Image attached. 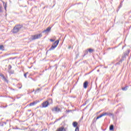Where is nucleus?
Masks as SVG:
<instances>
[{
	"label": "nucleus",
	"mask_w": 131,
	"mask_h": 131,
	"mask_svg": "<svg viewBox=\"0 0 131 131\" xmlns=\"http://www.w3.org/2000/svg\"><path fill=\"white\" fill-rule=\"evenodd\" d=\"M64 130V127H60L57 129L56 131H63Z\"/></svg>",
	"instance_id": "9b49d317"
},
{
	"label": "nucleus",
	"mask_w": 131,
	"mask_h": 131,
	"mask_svg": "<svg viewBox=\"0 0 131 131\" xmlns=\"http://www.w3.org/2000/svg\"><path fill=\"white\" fill-rule=\"evenodd\" d=\"M124 47H125V46H123V47H122V50H123V48H124Z\"/></svg>",
	"instance_id": "bb28decb"
},
{
	"label": "nucleus",
	"mask_w": 131,
	"mask_h": 131,
	"mask_svg": "<svg viewBox=\"0 0 131 131\" xmlns=\"http://www.w3.org/2000/svg\"><path fill=\"white\" fill-rule=\"evenodd\" d=\"M125 58H126V55H125V54H124L122 56V59H121V62H122V61H123L124 60V59H125Z\"/></svg>",
	"instance_id": "2eb2a0df"
},
{
	"label": "nucleus",
	"mask_w": 131,
	"mask_h": 131,
	"mask_svg": "<svg viewBox=\"0 0 131 131\" xmlns=\"http://www.w3.org/2000/svg\"><path fill=\"white\" fill-rule=\"evenodd\" d=\"M2 77H3V79H4V80H5V81H8V80L7 79L6 77H5V76L3 75Z\"/></svg>",
	"instance_id": "6ab92c4d"
},
{
	"label": "nucleus",
	"mask_w": 131,
	"mask_h": 131,
	"mask_svg": "<svg viewBox=\"0 0 131 131\" xmlns=\"http://www.w3.org/2000/svg\"><path fill=\"white\" fill-rule=\"evenodd\" d=\"M37 104V101H34L32 103H30L29 106H34V105H36Z\"/></svg>",
	"instance_id": "9d476101"
},
{
	"label": "nucleus",
	"mask_w": 131,
	"mask_h": 131,
	"mask_svg": "<svg viewBox=\"0 0 131 131\" xmlns=\"http://www.w3.org/2000/svg\"><path fill=\"white\" fill-rule=\"evenodd\" d=\"M130 27H131V26H130L129 28H130Z\"/></svg>",
	"instance_id": "c85d7f7f"
},
{
	"label": "nucleus",
	"mask_w": 131,
	"mask_h": 131,
	"mask_svg": "<svg viewBox=\"0 0 131 131\" xmlns=\"http://www.w3.org/2000/svg\"><path fill=\"white\" fill-rule=\"evenodd\" d=\"M127 89H128V86H125V87H123L122 90V91H127Z\"/></svg>",
	"instance_id": "f8f14e48"
},
{
	"label": "nucleus",
	"mask_w": 131,
	"mask_h": 131,
	"mask_svg": "<svg viewBox=\"0 0 131 131\" xmlns=\"http://www.w3.org/2000/svg\"><path fill=\"white\" fill-rule=\"evenodd\" d=\"M4 45H1L0 46V51L2 50H4Z\"/></svg>",
	"instance_id": "412c9836"
},
{
	"label": "nucleus",
	"mask_w": 131,
	"mask_h": 131,
	"mask_svg": "<svg viewBox=\"0 0 131 131\" xmlns=\"http://www.w3.org/2000/svg\"><path fill=\"white\" fill-rule=\"evenodd\" d=\"M49 105H50V103H49V101L47 100L43 102L42 103V107L43 108H47V107H48Z\"/></svg>",
	"instance_id": "39448f33"
},
{
	"label": "nucleus",
	"mask_w": 131,
	"mask_h": 131,
	"mask_svg": "<svg viewBox=\"0 0 131 131\" xmlns=\"http://www.w3.org/2000/svg\"><path fill=\"white\" fill-rule=\"evenodd\" d=\"M3 12V10L2 9V7H0V12Z\"/></svg>",
	"instance_id": "5701e85b"
},
{
	"label": "nucleus",
	"mask_w": 131,
	"mask_h": 131,
	"mask_svg": "<svg viewBox=\"0 0 131 131\" xmlns=\"http://www.w3.org/2000/svg\"><path fill=\"white\" fill-rule=\"evenodd\" d=\"M107 115H109V114L108 113H103L100 116H98L96 118V119H99V118H101V117H103V116H107Z\"/></svg>",
	"instance_id": "423d86ee"
},
{
	"label": "nucleus",
	"mask_w": 131,
	"mask_h": 131,
	"mask_svg": "<svg viewBox=\"0 0 131 131\" xmlns=\"http://www.w3.org/2000/svg\"><path fill=\"white\" fill-rule=\"evenodd\" d=\"M24 76H25V77L26 78V77H27V74H24Z\"/></svg>",
	"instance_id": "393cba45"
},
{
	"label": "nucleus",
	"mask_w": 131,
	"mask_h": 131,
	"mask_svg": "<svg viewBox=\"0 0 131 131\" xmlns=\"http://www.w3.org/2000/svg\"><path fill=\"white\" fill-rule=\"evenodd\" d=\"M23 27V26L21 25H16L14 26L13 30H12V32L13 33H18L21 29Z\"/></svg>",
	"instance_id": "f257e3e1"
},
{
	"label": "nucleus",
	"mask_w": 131,
	"mask_h": 131,
	"mask_svg": "<svg viewBox=\"0 0 131 131\" xmlns=\"http://www.w3.org/2000/svg\"><path fill=\"white\" fill-rule=\"evenodd\" d=\"M52 112H61V108H59L58 106H54L52 108Z\"/></svg>",
	"instance_id": "20e7f679"
},
{
	"label": "nucleus",
	"mask_w": 131,
	"mask_h": 131,
	"mask_svg": "<svg viewBox=\"0 0 131 131\" xmlns=\"http://www.w3.org/2000/svg\"><path fill=\"white\" fill-rule=\"evenodd\" d=\"M75 131H79V127H76Z\"/></svg>",
	"instance_id": "4be33fe9"
},
{
	"label": "nucleus",
	"mask_w": 131,
	"mask_h": 131,
	"mask_svg": "<svg viewBox=\"0 0 131 131\" xmlns=\"http://www.w3.org/2000/svg\"><path fill=\"white\" fill-rule=\"evenodd\" d=\"M51 101H52L51 104H53V100H51Z\"/></svg>",
	"instance_id": "cd10ccee"
},
{
	"label": "nucleus",
	"mask_w": 131,
	"mask_h": 131,
	"mask_svg": "<svg viewBox=\"0 0 131 131\" xmlns=\"http://www.w3.org/2000/svg\"><path fill=\"white\" fill-rule=\"evenodd\" d=\"M3 5H4V9H5L6 11H7V4L5 3V2H3Z\"/></svg>",
	"instance_id": "f3484780"
},
{
	"label": "nucleus",
	"mask_w": 131,
	"mask_h": 131,
	"mask_svg": "<svg viewBox=\"0 0 131 131\" xmlns=\"http://www.w3.org/2000/svg\"><path fill=\"white\" fill-rule=\"evenodd\" d=\"M77 125H78V123H77V122H73V126H74V127H78V126H77Z\"/></svg>",
	"instance_id": "6e6552de"
},
{
	"label": "nucleus",
	"mask_w": 131,
	"mask_h": 131,
	"mask_svg": "<svg viewBox=\"0 0 131 131\" xmlns=\"http://www.w3.org/2000/svg\"><path fill=\"white\" fill-rule=\"evenodd\" d=\"M110 130H114V125H111L110 126Z\"/></svg>",
	"instance_id": "ddd939ff"
},
{
	"label": "nucleus",
	"mask_w": 131,
	"mask_h": 131,
	"mask_svg": "<svg viewBox=\"0 0 131 131\" xmlns=\"http://www.w3.org/2000/svg\"><path fill=\"white\" fill-rule=\"evenodd\" d=\"M59 40H56V41H55L53 45L51 46V47L50 48V49H49L50 51H52L55 49H56V48H57V47L58 46V45H59Z\"/></svg>",
	"instance_id": "7ed1b4c3"
},
{
	"label": "nucleus",
	"mask_w": 131,
	"mask_h": 131,
	"mask_svg": "<svg viewBox=\"0 0 131 131\" xmlns=\"http://www.w3.org/2000/svg\"><path fill=\"white\" fill-rule=\"evenodd\" d=\"M89 53H93V52H94V49H89L88 50Z\"/></svg>",
	"instance_id": "aec40b11"
},
{
	"label": "nucleus",
	"mask_w": 131,
	"mask_h": 131,
	"mask_svg": "<svg viewBox=\"0 0 131 131\" xmlns=\"http://www.w3.org/2000/svg\"><path fill=\"white\" fill-rule=\"evenodd\" d=\"M42 36V34H37L31 36V40H35V39H38L40 38Z\"/></svg>",
	"instance_id": "f03ea898"
},
{
	"label": "nucleus",
	"mask_w": 131,
	"mask_h": 131,
	"mask_svg": "<svg viewBox=\"0 0 131 131\" xmlns=\"http://www.w3.org/2000/svg\"><path fill=\"white\" fill-rule=\"evenodd\" d=\"M88 85H89V82L88 81H86L83 83V86L84 89H86V88H88Z\"/></svg>",
	"instance_id": "0eeeda50"
},
{
	"label": "nucleus",
	"mask_w": 131,
	"mask_h": 131,
	"mask_svg": "<svg viewBox=\"0 0 131 131\" xmlns=\"http://www.w3.org/2000/svg\"><path fill=\"white\" fill-rule=\"evenodd\" d=\"M51 27H48L47 28L46 30H44L43 32H50V31H51Z\"/></svg>",
	"instance_id": "1a4fd4ad"
},
{
	"label": "nucleus",
	"mask_w": 131,
	"mask_h": 131,
	"mask_svg": "<svg viewBox=\"0 0 131 131\" xmlns=\"http://www.w3.org/2000/svg\"><path fill=\"white\" fill-rule=\"evenodd\" d=\"M50 41H52V42L55 41V40L52 39H50Z\"/></svg>",
	"instance_id": "b1692460"
},
{
	"label": "nucleus",
	"mask_w": 131,
	"mask_h": 131,
	"mask_svg": "<svg viewBox=\"0 0 131 131\" xmlns=\"http://www.w3.org/2000/svg\"><path fill=\"white\" fill-rule=\"evenodd\" d=\"M125 58H126V55H125V54H124L122 56V59H121V62H122V61H123L124 60V59H125Z\"/></svg>",
	"instance_id": "4468645a"
},
{
	"label": "nucleus",
	"mask_w": 131,
	"mask_h": 131,
	"mask_svg": "<svg viewBox=\"0 0 131 131\" xmlns=\"http://www.w3.org/2000/svg\"><path fill=\"white\" fill-rule=\"evenodd\" d=\"M9 67L10 69H11V68H12V66H9Z\"/></svg>",
	"instance_id": "a878e982"
},
{
	"label": "nucleus",
	"mask_w": 131,
	"mask_h": 131,
	"mask_svg": "<svg viewBox=\"0 0 131 131\" xmlns=\"http://www.w3.org/2000/svg\"><path fill=\"white\" fill-rule=\"evenodd\" d=\"M121 7H122V3H120V6L118 7V9L117 10V12H118V11H119V10L120 9V8H121Z\"/></svg>",
	"instance_id": "dca6fc26"
},
{
	"label": "nucleus",
	"mask_w": 131,
	"mask_h": 131,
	"mask_svg": "<svg viewBox=\"0 0 131 131\" xmlns=\"http://www.w3.org/2000/svg\"><path fill=\"white\" fill-rule=\"evenodd\" d=\"M129 52L130 51L129 50H128L127 52H126L125 53H124V55L126 56H127V55L129 54Z\"/></svg>",
	"instance_id": "a211bd4d"
}]
</instances>
